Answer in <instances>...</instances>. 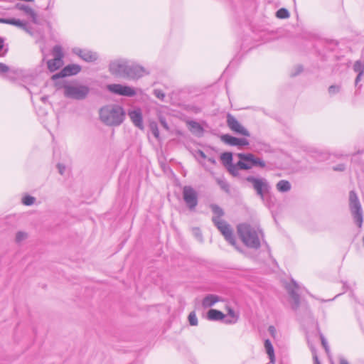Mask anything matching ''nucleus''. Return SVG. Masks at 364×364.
I'll return each mask as SVG.
<instances>
[{
    "label": "nucleus",
    "mask_w": 364,
    "mask_h": 364,
    "mask_svg": "<svg viewBox=\"0 0 364 364\" xmlns=\"http://www.w3.org/2000/svg\"><path fill=\"white\" fill-rule=\"evenodd\" d=\"M247 180L249 182H264L262 179L255 178L254 177H249L247 178Z\"/></svg>",
    "instance_id": "49530a36"
},
{
    "label": "nucleus",
    "mask_w": 364,
    "mask_h": 364,
    "mask_svg": "<svg viewBox=\"0 0 364 364\" xmlns=\"http://www.w3.org/2000/svg\"><path fill=\"white\" fill-rule=\"evenodd\" d=\"M253 188L257 194L260 196L266 205L272 203L271 187L269 183H252Z\"/></svg>",
    "instance_id": "1a4fd4ad"
},
{
    "label": "nucleus",
    "mask_w": 364,
    "mask_h": 364,
    "mask_svg": "<svg viewBox=\"0 0 364 364\" xmlns=\"http://www.w3.org/2000/svg\"><path fill=\"white\" fill-rule=\"evenodd\" d=\"M276 16L279 18H287L289 17V14L287 9L282 8L277 11Z\"/></svg>",
    "instance_id": "7c9ffc66"
},
{
    "label": "nucleus",
    "mask_w": 364,
    "mask_h": 364,
    "mask_svg": "<svg viewBox=\"0 0 364 364\" xmlns=\"http://www.w3.org/2000/svg\"><path fill=\"white\" fill-rule=\"evenodd\" d=\"M183 198L189 210H195L198 203V193L191 186H185L183 188Z\"/></svg>",
    "instance_id": "0eeeda50"
},
{
    "label": "nucleus",
    "mask_w": 364,
    "mask_h": 364,
    "mask_svg": "<svg viewBox=\"0 0 364 364\" xmlns=\"http://www.w3.org/2000/svg\"><path fill=\"white\" fill-rule=\"evenodd\" d=\"M192 234L200 242H203V235L199 228H193Z\"/></svg>",
    "instance_id": "2f4dec72"
},
{
    "label": "nucleus",
    "mask_w": 364,
    "mask_h": 364,
    "mask_svg": "<svg viewBox=\"0 0 364 364\" xmlns=\"http://www.w3.org/2000/svg\"><path fill=\"white\" fill-rule=\"evenodd\" d=\"M125 112L117 105H109L101 108L100 117L102 122L109 126H119L124 119Z\"/></svg>",
    "instance_id": "f03ea898"
},
{
    "label": "nucleus",
    "mask_w": 364,
    "mask_h": 364,
    "mask_svg": "<svg viewBox=\"0 0 364 364\" xmlns=\"http://www.w3.org/2000/svg\"><path fill=\"white\" fill-rule=\"evenodd\" d=\"M220 139L226 144L235 146H245L249 145V141L245 138H237L230 134H223Z\"/></svg>",
    "instance_id": "dca6fc26"
},
{
    "label": "nucleus",
    "mask_w": 364,
    "mask_h": 364,
    "mask_svg": "<svg viewBox=\"0 0 364 364\" xmlns=\"http://www.w3.org/2000/svg\"><path fill=\"white\" fill-rule=\"evenodd\" d=\"M188 321L190 325L191 326H197L198 325V318L195 311H191L188 315Z\"/></svg>",
    "instance_id": "72a5a7b5"
},
{
    "label": "nucleus",
    "mask_w": 364,
    "mask_h": 364,
    "mask_svg": "<svg viewBox=\"0 0 364 364\" xmlns=\"http://www.w3.org/2000/svg\"><path fill=\"white\" fill-rule=\"evenodd\" d=\"M27 238V233L24 232L19 231L16 235V242H21L23 240Z\"/></svg>",
    "instance_id": "4c0bfd02"
},
{
    "label": "nucleus",
    "mask_w": 364,
    "mask_h": 364,
    "mask_svg": "<svg viewBox=\"0 0 364 364\" xmlns=\"http://www.w3.org/2000/svg\"><path fill=\"white\" fill-rule=\"evenodd\" d=\"M220 159L230 173V166L235 165V164L232 163V154L230 152H225L221 154Z\"/></svg>",
    "instance_id": "4be33fe9"
},
{
    "label": "nucleus",
    "mask_w": 364,
    "mask_h": 364,
    "mask_svg": "<svg viewBox=\"0 0 364 364\" xmlns=\"http://www.w3.org/2000/svg\"><path fill=\"white\" fill-rule=\"evenodd\" d=\"M63 65V60H59L57 58L49 60L47 62L48 68L50 72H54L58 70L60 67H62Z\"/></svg>",
    "instance_id": "412c9836"
},
{
    "label": "nucleus",
    "mask_w": 364,
    "mask_h": 364,
    "mask_svg": "<svg viewBox=\"0 0 364 364\" xmlns=\"http://www.w3.org/2000/svg\"><path fill=\"white\" fill-rule=\"evenodd\" d=\"M354 71L358 73V75L355 78V85H358V82L361 79V76L364 73V65L360 61H356L353 66Z\"/></svg>",
    "instance_id": "393cba45"
},
{
    "label": "nucleus",
    "mask_w": 364,
    "mask_h": 364,
    "mask_svg": "<svg viewBox=\"0 0 364 364\" xmlns=\"http://www.w3.org/2000/svg\"><path fill=\"white\" fill-rule=\"evenodd\" d=\"M9 24L17 26V27L24 30L27 33H31L29 28L28 27L27 23L25 21H21L19 19H16V18H9Z\"/></svg>",
    "instance_id": "b1692460"
},
{
    "label": "nucleus",
    "mask_w": 364,
    "mask_h": 364,
    "mask_svg": "<svg viewBox=\"0 0 364 364\" xmlns=\"http://www.w3.org/2000/svg\"><path fill=\"white\" fill-rule=\"evenodd\" d=\"M72 53L87 63L95 62L98 58V54L96 52L86 48L75 47L72 48Z\"/></svg>",
    "instance_id": "9d476101"
},
{
    "label": "nucleus",
    "mask_w": 364,
    "mask_h": 364,
    "mask_svg": "<svg viewBox=\"0 0 364 364\" xmlns=\"http://www.w3.org/2000/svg\"><path fill=\"white\" fill-rule=\"evenodd\" d=\"M107 89L113 93L122 96L132 97L136 95V92L132 87L119 84L109 85Z\"/></svg>",
    "instance_id": "4468645a"
},
{
    "label": "nucleus",
    "mask_w": 364,
    "mask_h": 364,
    "mask_svg": "<svg viewBox=\"0 0 364 364\" xmlns=\"http://www.w3.org/2000/svg\"><path fill=\"white\" fill-rule=\"evenodd\" d=\"M349 207L355 223L358 228H361L363 222L362 207L354 191L349 193Z\"/></svg>",
    "instance_id": "20e7f679"
},
{
    "label": "nucleus",
    "mask_w": 364,
    "mask_h": 364,
    "mask_svg": "<svg viewBox=\"0 0 364 364\" xmlns=\"http://www.w3.org/2000/svg\"><path fill=\"white\" fill-rule=\"evenodd\" d=\"M161 122L162 123V124L164 125V127L165 128H168V127H167V124H166V123L164 121L161 120Z\"/></svg>",
    "instance_id": "603ef678"
},
{
    "label": "nucleus",
    "mask_w": 364,
    "mask_h": 364,
    "mask_svg": "<svg viewBox=\"0 0 364 364\" xmlns=\"http://www.w3.org/2000/svg\"><path fill=\"white\" fill-rule=\"evenodd\" d=\"M151 132H152L153 135L156 138H159V129L157 127V125L156 124H151Z\"/></svg>",
    "instance_id": "a19ab883"
},
{
    "label": "nucleus",
    "mask_w": 364,
    "mask_h": 364,
    "mask_svg": "<svg viewBox=\"0 0 364 364\" xmlns=\"http://www.w3.org/2000/svg\"><path fill=\"white\" fill-rule=\"evenodd\" d=\"M9 70V66L0 63V74L7 73Z\"/></svg>",
    "instance_id": "37998d69"
},
{
    "label": "nucleus",
    "mask_w": 364,
    "mask_h": 364,
    "mask_svg": "<svg viewBox=\"0 0 364 364\" xmlns=\"http://www.w3.org/2000/svg\"><path fill=\"white\" fill-rule=\"evenodd\" d=\"M146 69L142 66L129 63H128L126 78L137 79L147 74Z\"/></svg>",
    "instance_id": "ddd939ff"
},
{
    "label": "nucleus",
    "mask_w": 364,
    "mask_h": 364,
    "mask_svg": "<svg viewBox=\"0 0 364 364\" xmlns=\"http://www.w3.org/2000/svg\"><path fill=\"white\" fill-rule=\"evenodd\" d=\"M129 117H130L133 124L137 127L138 128L142 129L143 126V120H142V114L140 109H134L129 112Z\"/></svg>",
    "instance_id": "f3484780"
},
{
    "label": "nucleus",
    "mask_w": 364,
    "mask_h": 364,
    "mask_svg": "<svg viewBox=\"0 0 364 364\" xmlns=\"http://www.w3.org/2000/svg\"><path fill=\"white\" fill-rule=\"evenodd\" d=\"M311 353L313 354V359H314V364H321V363H320V361L318 360V355H317V353H316V350L315 347L311 346Z\"/></svg>",
    "instance_id": "ea45409f"
},
{
    "label": "nucleus",
    "mask_w": 364,
    "mask_h": 364,
    "mask_svg": "<svg viewBox=\"0 0 364 364\" xmlns=\"http://www.w3.org/2000/svg\"><path fill=\"white\" fill-rule=\"evenodd\" d=\"M81 70V66L77 64H70L65 66L58 73L53 75L52 79L55 80L60 77L74 75L80 73Z\"/></svg>",
    "instance_id": "2eb2a0df"
},
{
    "label": "nucleus",
    "mask_w": 364,
    "mask_h": 364,
    "mask_svg": "<svg viewBox=\"0 0 364 364\" xmlns=\"http://www.w3.org/2000/svg\"><path fill=\"white\" fill-rule=\"evenodd\" d=\"M4 39L1 37H0V56H4L5 54L7 53V48L4 49Z\"/></svg>",
    "instance_id": "58836bf2"
},
{
    "label": "nucleus",
    "mask_w": 364,
    "mask_h": 364,
    "mask_svg": "<svg viewBox=\"0 0 364 364\" xmlns=\"http://www.w3.org/2000/svg\"><path fill=\"white\" fill-rule=\"evenodd\" d=\"M264 347H265V349H266V352H267V353L269 355V358L270 359V362L273 363L274 361V359H275L274 350L273 346H272L271 341L269 339H266L264 341Z\"/></svg>",
    "instance_id": "a878e982"
},
{
    "label": "nucleus",
    "mask_w": 364,
    "mask_h": 364,
    "mask_svg": "<svg viewBox=\"0 0 364 364\" xmlns=\"http://www.w3.org/2000/svg\"><path fill=\"white\" fill-rule=\"evenodd\" d=\"M237 232L247 247L255 250L260 247L259 234L263 236V232L259 228L256 229L248 224H240L237 226Z\"/></svg>",
    "instance_id": "7ed1b4c3"
},
{
    "label": "nucleus",
    "mask_w": 364,
    "mask_h": 364,
    "mask_svg": "<svg viewBox=\"0 0 364 364\" xmlns=\"http://www.w3.org/2000/svg\"><path fill=\"white\" fill-rule=\"evenodd\" d=\"M227 124L228 127L235 133L245 136H250V132L245 129L238 120L232 114L227 115Z\"/></svg>",
    "instance_id": "9b49d317"
},
{
    "label": "nucleus",
    "mask_w": 364,
    "mask_h": 364,
    "mask_svg": "<svg viewBox=\"0 0 364 364\" xmlns=\"http://www.w3.org/2000/svg\"><path fill=\"white\" fill-rule=\"evenodd\" d=\"M268 330L272 335H273L275 332V328L273 326H270Z\"/></svg>",
    "instance_id": "de8ad7c7"
},
{
    "label": "nucleus",
    "mask_w": 364,
    "mask_h": 364,
    "mask_svg": "<svg viewBox=\"0 0 364 364\" xmlns=\"http://www.w3.org/2000/svg\"><path fill=\"white\" fill-rule=\"evenodd\" d=\"M9 18H0V23L9 24Z\"/></svg>",
    "instance_id": "09e8293b"
},
{
    "label": "nucleus",
    "mask_w": 364,
    "mask_h": 364,
    "mask_svg": "<svg viewBox=\"0 0 364 364\" xmlns=\"http://www.w3.org/2000/svg\"><path fill=\"white\" fill-rule=\"evenodd\" d=\"M219 301L220 297L214 294H208L203 298L202 301V305L204 308H208Z\"/></svg>",
    "instance_id": "aec40b11"
},
{
    "label": "nucleus",
    "mask_w": 364,
    "mask_h": 364,
    "mask_svg": "<svg viewBox=\"0 0 364 364\" xmlns=\"http://www.w3.org/2000/svg\"><path fill=\"white\" fill-rule=\"evenodd\" d=\"M341 90V86L337 85H331L328 87V93L331 95L337 94Z\"/></svg>",
    "instance_id": "c9c22d12"
},
{
    "label": "nucleus",
    "mask_w": 364,
    "mask_h": 364,
    "mask_svg": "<svg viewBox=\"0 0 364 364\" xmlns=\"http://www.w3.org/2000/svg\"><path fill=\"white\" fill-rule=\"evenodd\" d=\"M190 131L196 135H201L203 132V129L200 124L195 121H190L188 122Z\"/></svg>",
    "instance_id": "5701e85b"
},
{
    "label": "nucleus",
    "mask_w": 364,
    "mask_h": 364,
    "mask_svg": "<svg viewBox=\"0 0 364 364\" xmlns=\"http://www.w3.org/2000/svg\"><path fill=\"white\" fill-rule=\"evenodd\" d=\"M53 54L54 55V58H57L59 60H63V53L60 46H55L53 48Z\"/></svg>",
    "instance_id": "c756f323"
},
{
    "label": "nucleus",
    "mask_w": 364,
    "mask_h": 364,
    "mask_svg": "<svg viewBox=\"0 0 364 364\" xmlns=\"http://www.w3.org/2000/svg\"><path fill=\"white\" fill-rule=\"evenodd\" d=\"M286 288L289 296L293 299L291 307L294 310H296L300 305V296L297 293V291L299 289V286L297 282L292 279L291 284L287 285Z\"/></svg>",
    "instance_id": "f8f14e48"
},
{
    "label": "nucleus",
    "mask_w": 364,
    "mask_h": 364,
    "mask_svg": "<svg viewBox=\"0 0 364 364\" xmlns=\"http://www.w3.org/2000/svg\"><path fill=\"white\" fill-rule=\"evenodd\" d=\"M239 161L235 165L230 166V173L232 176H238L240 171L249 170L253 167L264 168L266 166L265 162L259 157H257L250 153H239L237 154Z\"/></svg>",
    "instance_id": "f257e3e1"
},
{
    "label": "nucleus",
    "mask_w": 364,
    "mask_h": 364,
    "mask_svg": "<svg viewBox=\"0 0 364 364\" xmlns=\"http://www.w3.org/2000/svg\"><path fill=\"white\" fill-rule=\"evenodd\" d=\"M199 154H200V156L202 158H204V159L205 158V154H204L203 151H199Z\"/></svg>",
    "instance_id": "3c124183"
},
{
    "label": "nucleus",
    "mask_w": 364,
    "mask_h": 364,
    "mask_svg": "<svg viewBox=\"0 0 364 364\" xmlns=\"http://www.w3.org/2000/svg\"><path fill=\"white\" fill-rule=\"evenodd\" d=\"M207 317L210 321H224L225 315L219 310L211 309L208 311Z\"/></svg>",
    "instance_id": "6ab92c4d"
},
{
    "label": "nucleus",
    "mask_w": 364,
    "mask_h": 364,
    "mask_svg": "<svg viewBox=\"0 0 364 364\" xmlns=\"http://www.w3.org/2000/svg\"><path fill=\"white\" fill-rule=\"evenodd\" d=\"M16 8L20 11H23L26 14L29 16L33 23H37V14L30 6L23 4L18 3L16 5Z\"/></svg>",
    "instance_id": "a211bd4d"
},
{
    "label": "nucleus",
    "mask_w": 364,
    "mask_h": 364,
    "mask_svg": "<svg viewBox=\"0 0 364 364\" xmlns=\"http://www.w3.org/2000/svg\"><path fill=\"white\" fill-rule=\"evenodd\" d=\"M36 198L31 196H26L22 198V203L26 205H31L34 203Z\"/></svg>",
    "instance_id": "f704fd0d"
},
{
    "label": "nucleus",
    "mask_w": 364,
    "mask_h": 364,
    "mask_svg": "<svg viewBox=\"0 0 364 364\" xmlns=\"http://www.w3.org/2000/svg\"><path fill=\"white\" fill-rule=\"evenodd\" d=\"M210 208L214 214L213 217H217L218 219L223 217L225 215L224 210L216 204H210Z\"/></svg>",
    "instance_id": "cd10ccee"
},
{
    "label": "nucleus",
    "mask_w": 364,
    "mask_h": 364,
    "mask_svg": "<svg viewBox=\"0 0 364 364\" xmlns=\"http://www.w3.org/2000/svg\"><path fill=\"white\" fill-rule=\"evenodd\" d=\"M57 168H58V172L61 175H63L64 173V171H65V166L61 164H58L57 165Z\"/></svg>",
    "instance_id": "c03bdc74"
},
{
    "label": "nucleus",
    "mask_w": 364,
    "mask_h": 364,
    "mask_svg": "<svg viewBox=\"0 0 364 364\" xmlns=\"http://www.w3.org/2000/svg\"><path fill=\"white\" fill-rule=\"evenodd\" d=\"M220 188H221V189L223 191H224L225 192H226L228 194H230V183H220Z\"/></svg>",
    "instance_id": "79ce46f5"
},
{
    "label": "nucleus",
    "mask_w": 364,
    "mask_h": 364,
    "mask_svg": "<svg viewBox=\"0 0 364 364\" xmlns=\"http://www.w3.org/2000/svg\"><path fill=\"white\" fill-rule=\"evenodd\" d=\"M345 169V166L343 164H338L336 166L333 167L334 171H343Z\"/></svg>",
    "instance_id": "a18cd8bd"
},
{
    "label": "nucleus",
    "mask_w": 364,
    "mask_h": 364,
    "mask_svg": "<svg viewBox=\"0 0 364 364\" xmlns=\"http://www.w3.org/2000/svg\"><path fill=\"white\" fill-rule=\"evenodd\" d=\"M128 63L126 60H116L110 63L109 70L112 75L126 78Z\"/></svg>",
    "instance_id": "6e6552de"
},
{
    "label": "nucleus",
    "mask_w": 364,
    "mask_h": 364,
    "mask_svg": "<svg viewBox=\"0 0 364 364\" xmlns=\"http://www.w3.org/2000/svg\"><path fill=\"white\" fill-rule=\"evenodd\" d=\"M212 221L223 235L225 239L237 250H240L239 247L236 245V239L230 225L223 220L218 219L217 217H213Z\"/></svg>",
    "instance_id": "39448f33"
},
{
    "label": "nucleus",
    "mask_w": 364,
    "mask_h": 364,
    "mask_svg": "<svg viewBox=\"0 0 364 364\" xmlns=\"http://www.w3.org/2000/svg\"><path fill=\"white\" fill-rule=\"evenodd\" d=\"M154 95L156 98L161 101H164L166 97L165 93L162 90L158 89L154 90Z\"/></svg>",
    "instance_id": "e433bc0d"
},
{
    "label": "nucleus",
    "mask_w": 364,
    "mask_h": 364,
    "mask_svg": "<svg viewBox=\"0 0 364 364\" xmlns=\"http://www.w3.org/2000/svg\"><path fill=\"white\" fill-rule=\"evenodd\" d=\"M279 182H282V183H284V182H288L287 180H281L279 181Z\"/></svg>",
    "instance_id": "864d4df0"
},
{
    "label": "nucleus",
    "mask_w": 364,
    "mask_h": 364,
    "mask_svg": "<svg viewBox=\"0 0 364 364\" xmlns=\"http://www.w3.org/2000/svg\"><path fill=\"white\" fill-rule=\"evenodd\" d=\"M89 87L85 85H70L64 86V95L65 97L75 99L82 100L89 93Z\"/></svg>",
    "instance_id": "423d86ee"
},
{
    "label": "nucleus",
    "mask_w": 364,
    "mask_h": 364,
    "mask_svg": "<svg viewBox=\"0 0 364 364\" xmlns=\"http://www.w3.org/2000/svg\"><path fill=\"white\" fill-rule=\"evenodd\" d=\"M228 316L230 318H225L224 323L226 324H232L237 322L238 316L235 313L232 309H228Z\"/></svg>",
    "instance_id": "bb28decb"
},
{
    "label": "nucleus",
    "mask_w": 364,
    "mask_h": 364,
    "mask_svg": "<svg viewBox=\"0 0 364 364\" xmlns=\"http://www.w3.org/2000/svg\"><path fill=\"white\" fill-rule=\"evenodd\" d=\"M317 328V331H318V335H319V338L321 339V345L323 347L326 354L328 355L329 353H330V348H329V346L328 344V342H327L326 338L324 337V336L323 335V333H321V331H320V328H319V326H318V324H317V328Z\"/></svg>",
    "instance_id": "c85d7f7f"
},
{
    "label": "nucleus",
    "mask_w": 364,
    "mask_h": 364,
    "mask_svg": "<svg viewBox=\"0 0 364 364\" xmlns=\"http://www.w3.org/2000/svg\"><path fill=\"white\" fill-rule=\"evenodd\" d=\"M340 364H349V363L346 359L341 358L340 360Z\"/></svg>",
    "instance_id": "8fccbe9b"
},
{
    "label": "nucleus",
    "mask_w": 364,
    "mask_h": 364,
    "mask_svg": "<svg viewBox=\"0 0 364 364\" xmlns=\"http://www.w3.org/2000/svg\"><path fill=\"white\" fill-rule=\"evenodd\" d=\"M277 188L280 192H287L291 189V183H277Z\"/></svg>",
    "instance_id": "473e14b6"
}]
</instances>
